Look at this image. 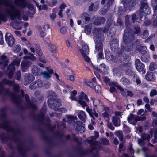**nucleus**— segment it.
Returning a JSON list of instances; mask_svg holds the SVG:
<instances>
[{
  "mask_svg": "<svg viewBox=\"0 0 157 157\" xmlns=\"http://www.w3.org/2000/svg\"><path fill=\"white\" fill-rule=\"evenodd\" d=\"M134 31L132 30L129 28H127L124 31V34L123 37V44L121 46L122 51H124L130 52L132 49V46H129L127 45L130 43L134 38V34L138 33L141 31L140 27H135L134 28Z\"/></svg>",
  "mask_w": 157,
  "mask_h": 157,
  "instance_id": "1",
  "label": "nucleus"
},
{
  "mask_svg": "<svg viewBox=\"0 0 157 157\" xmlns=\"http://www.w3.org/2000/svg\"><path fill=\"white\" fill-rule=\"evenodd\" d=\"M70 98L72 100H74L77 101L78 103L81 105L83 108L86 107V110L89 113L90 116L93 117L94 113L92 109H90L87 105V103L84 100H85L86 102H88L89 100L87 98V95L83 92H82L81 94L78 96V100H77L75 96H74L71 94Z\"/></svg>",
  "mask_w": 157,
  "mask_h": 157,
  "instance_id": "2",
  "label": "nucleus"
},
{
  "mask_svg": "<svg viewBox=\"0 0 157 157\" xmlns=\"http://www.w3.org/2000/svg\"><path fill=\"white\" fill-rule=\"evenodd\" d=\"M0 128H3L8 132L11 131L13 134V136L11 139L15 141L19 140L18 136L20 133L18 129L15 130L13 128L9 125V122L7 119H5L2 123H0Z\"/></svg>",
  "mask_w": 157,
  "mask_h": 157,
  "instance_id": "3",
  "label": "nucleus"
},
{
  "mask_svg": "<svg viewBox=\"0 0 157 157\" xmlns=\"http://www.w3.org/2000/svg\"><path fill=\"white\" fill-rule=\"evenodd\" d=\"M7 84L10 86H13L15 91L17 92H19V85H16L13 81H10L6 79H4L2 82L0 83V94H6L9 93V90L7 89H5L3 87V84Z\"/></svg>",
  "mask_w": 157,
  "mask_h": 157,
  "instance_id": "4",
  "label": "nucleus"
},
{
  "mask_svg": "<svg viewBox=\"0 0 157 157\" xmlns=\"http://www.w3.org/2000/svg\"><path fill=\"white\" fill-rule=\"evenodd\" d=\"M108 29H105L103 30V28H95L93 29L92 33L94 35H95L94 38L95 42H98L101 40H103L104 39V35L102 33L103 31L106 32L108 31Z\"/></svg>",
  "mask_w": 157,
  "mask_h": 157,
  "instance_id": "5",
  "label": "nucleus"
},
{
  "mask_svg": "<svg viewBox=\"0 0 157 157\" xmlns=\"http://www.w3.org/2000/svg\"><path fill=\"white\" fill-rule=\"evenodd\" d=\"M95 135L92 136L90 140L88 139L86 140V141L91 145V147L93 150L95 149H100L101 146L100 144L96 141V139L99 136V133L98 132L94 131Z\"/></svg>",
  "mask_w": 157,
  "mask_h": 157,
  "instance_id": "6",
  "label": "nucleus"
},
{
  "mask_svg": "<svg viewBox=\"0 0 157 157\" xmlns=\"http://www.w3.org/2000/svg\"><path fill=\"white\" fill-rule=\"evenodd\" d=\"M146 119L145 117H140L139 116H136L133 114H131L128 117V121L131 124L135 125L138 121H142Z\"/></svg>",
  "mask_w": 157,
  "mask_h": 157,
  "instance_id": "7",
  "label": "nucleus"
},
{
  "mask_svg": "<svg viewBox=\"0 0 157 157\" xmlns=\"http://www.w3.org/2000/svg\"><path fill=\"white\" fill-rule=\"evenodd\" d=\"M152 136L153 131L152 129H151L148 134L143 133L141 135L142 139H138V144L139 145H141L143 142L144 140H147L149 141L152 138Z\"/></svg>",
  "mask_w": 157,
  "mask_h": 157,
  "instance_id": "8",
  "label": "nucleus"
},
{
  "mask_svg": "<svg viewBox=\"0 0 157 157\" xmlns=\"http://www.w3.org/2000/svg\"><path fill=\"white\" fill-rule=\"evenodd\" d=\"M135 65L136 69L139 72H141L143 74L145 73L144 70V66L138 59H136Z\"/></svg>",
  "mask_w": 157,
  "mask_h": 157,
  "instance_id": "9",
  "label": "nucleus"
},
{
  "mask_svg": "<svg viewBox=\"0 0 157 157\" xmlns=\"http://www.w3.org/2000/svg\"><path fill=\"white\" fill-rule=\"evenodd\" d=\"M5 40L8 46H12L15 43V39L13 35L9 33H7L5 35Z\"/></svg>",
  "mask_w": 157,
  "mask_h": 157,
  "instance_id": "10",
  "label": "nucleus"
},
{
  "mask_svg": "<svg viewBox=\"0 0 157 157\" xmlns=\"http://www.w3.org/2000/svg\"><path fill=\"white\" fill-rule=\"evenodd\" d=\"M149 10L147 3H145L143 4L141 6L139 12V14L140 18L142 17V16L144 15V13L148 14L147 13Z\"/></svg>",
  "mask_w": 157,
  "mask_h": 157,
  "instance_id": "11",
  "label": "nucleus"
},
{
  "mask_svg": "<svg viewBox=\"0 0 157 157\" xmlns=\"http://www.w3.org/2000/svg\"><path fill=\"white\" fill-rule=\"evenodd\" d=\"M30 46L29 47V48L30 50L32 52L34 53L35 52V49H36V50L38 52V54L40 56H41L42 55V52L41 50H40V47L39 45L37 44H35L34 45H31L30 44Z\"/></svg>",
  "mask_w": 157,
  "mask_h": 157,
  "instance_id": "12",
  "label": "nucleus"
},
{
  "mask_svg": "<svg viewBox=\"0 0 157 157\" xmlns=\"http://www.w3.org/2000/svg\"><path fill=\"white\" fill-rule=\"evenodd\" d=\"M66 117L67 119V122L74 126L75 124L77 121V118L76 116L71 115H67Z\"/></svg>",
  "mask_w": 157,
  "mask_h": 157,
  "instance_id": "13",
  "label": "nucleus"
},
{
  "mask_svg": "<svg viewBox=\"0 0 157 157\" xmlns=\"http://www.w3.org/2000/svg\"><path fill=\"white\" fill-rule=\"evenodd\" d=\"M32 64L31 62L30 61H22L21 63V66L22 71L25 72L27 68L29 67Z\"/></svg>",
  "mask_w": 157,
  "mask_h": 157,
  "instance_id": "14",
  "label": "nucleus"
},
{
  "mask_svg": "<svg viewBox=\"0 0 157 157\" xmlns=\"http://www.w3.org/2000/svg\"><path fill=\"white\" fill-rule=\"evenodd\" d=\"M74 126L76 130L78 132H82L85 130L84 127L82 125V123L80 121H77Z\"/></svg>",
  "mask_w": 157,
  "mask_h": 157,
  "instance_id": "15",
  "label": "nucleus"
},
{
  "mask_svg": "<svg viewBox=\"0 0 157 157\" xmlns=\"http://www.w3.org/2000/svg\"><path fill=\"white\" fill-rule=\"evenodd\" d=\"M108 68L105 65L102 63L95 68L97 71L100 72H102L104 74H106L107 72Z\"/></svg>",
  "mask_w": 157,
  "mask_h": 157,
  "instance_id": "16",
  "label": "nucleus"
},
{
  "mask_svg": "<svg viewBox=\"0 0 157 157\" xmlns=\"http://www.w3.org/2000/svg\"><path fill=\"white\" fill-rule=\"evenodd\" d=\"M46 69L47 70L48 72L46 71L41 72V74H42L43 77L46 79H48L51 77V75L53 73V69H50L48 67H46Z\"/></svg>",
  "mask_w": 157,
  "mask_h": 157,
  "instance_id": "17",
  "label": "nucleus"
},
{
  "mask_svg": "<svg viewBox=\"0 0 157 157\" xmlns=\"http://www.w3.org/2000/svg\"><path fill=\"white\" fill-rule=\"evenodd\" d=\"M14 2L16 5L23 8L26 7L28 4L25 0H14Z\"/></svg>",
  "mask_w": 157,
  "mask_h": 157,
  "instance_id": "18",
  "label": "nucleus"
},
{
  "mask_svg": "<svg viewBox=\"0 0 157 157\" xmlns=\"http://www.w3.org/2000/svg\"><path fill=\"white\" fill-rule=\"evenodd\" d=\"M82 48L80 49V51L82 54H88L89 52V49L88 46L85 43H82L81 44Z\"/></svg>",
  "mask_w": 157,
  "mask_h": 157,
  "instance_id": "19",
  "label": "nucleus"
},
{
  "mask_svg": "<svg viewBox=\"0 0 157 157\" xmlns=\"http://www.w3.org/2000/svg\"><path fill=\"white\" fill-rule=\"evenodd\" d=\"M106 1L107 2V6H105L103 7V9L105 11H106L109 10L110 8L109 6L112 4L114 0H102L101 4H104Z\"/></svg>",
  "mask_w": 157,
  "mask_h": 157,
  "instance_id": "20",
  "label": "nucleus"
},
{
  "mask_svg": "<svg viewBox=\"0 0 157 157\" xmlns=\"http://www.w3.org/2000/svg\"><path fill=\"white\" fill-rule=\"evenodd\" d=\"M25 98L27 103V106L29 108L35 110L36 109V106L34 104L31 103L29 101V98L27 94L25 95Z\"/></svg>",
  "mask_w": 157,
  "mask_h": 157,
  "instance_id": "21",
  "label": "nucleus"
},
{
  "mask_svg": "<svg viewBox=\"0 0 157 157\" xmlns=\"http://www.w3.org/2000/svg\"><path fill=\"white\" fill-rule=\"evenodd\" d=\"M46 111V109L45 107H42L41 109L40 113L38 115L36 119L39 121H42L44 119V116L45 114Z\"/></svg>",
  "mask_w": 157,
  "mask_h": 157,
  "instance_id": "22",
  "label": "nucleus"
},
{
  "mask_svg": "<svg viewBox=\"0 0 157 157\" xmlns=\"http://www.w3.org/2000/svg\"><path fill=\"white\" fill-rule=\"evenodd\" d=\"M118 40L117 39H113L110 43V46L112 50H114L118 46Z\"/></svg>",
  "mask_w": 157,
  "mask_h": 157,
  "instance_id": "23",
  "label": "nucleus"
},
{
  "mask_svg": "<svg viewBox=\"0 0 157 157\" xmlns=\"http://www.w3.org/2000/svg\"><path fill=\"white\" fill-rule=\"evenodd\" d=\"M13 101L16 104H18L21 102L22 99L19 96H17L13 94L12 96Z\"/></svg>",
  "mask_w": 157,
  "mask_h": 157,
  "instance_id": "24",
  "label": "nucleus"
},
{
  "mask_svg": "<svg viewBox=\"0 0 157 157\" xmlns=\"http://www.w3.org/2000/svg\"><path fill=\"white\" fill-rule=\"evenodd\" d=\"M103 40L98 41V42H95L96 43L95 48L96 50L99 52H102L103 51V45L101 41Z\"/></svg>",
  "mask_w": 157,
  "mask_h": 157,
  "instance_id": "25",
  "label": "nucleus"
},
{
  "mask_svg": "<svg viewBox=\"0 0 157 157\" xmlns=\"http://www.w3.org/2000/svg\"><path fill=\"white\" fill-rule=\"evenodd\" d=\"M0 58L2 61H3L2 63L0 62V65L3 64L4 66H7L9 62L7 57L4 55H2L1 56Z\"/></svg>",
  "mask_w": 157,
  "mask_h": 157,
  "instance_id": "26",
  "label": "nucleus"
},
{
  "mask_svg": "<svg viewBox=\"0 0 157 157\" xmlns=\"http://www.w3.org/2000/svg\"><path fill=\"white\" fill-rule=\"evenodd\" d=\"M32 73L35 75H41V72L40 71L38 67L35 66H33L32 67Z\"/></svg>",
  "mask_w": 157,
  "mask_h": 157,
  "instance_id": "27",
  "label": "nucleus"
},
{
  "mask_svg": "<svg viewBox=\"0 0 157 157\" xmlns=\"http://www.w3.org/2000/svg\"><path fill=\"white\" fill-rule=\"evenodd\" d=\"M145 78L148 81H153L155 79V76L152 72H148L146 75Z\"/></svg>",
  "mask_w": 157,
  "mask_h": 157,
  "instance_id": "28",
  "label": "nucleus"
},
{
  "mask_svg": "<svg viewBox=\"0 0 157 157\" xmlns=\"http://www.w3.org/2000/svg\"><path fill=\"white\" fill-rule=\"evenodd\" d=\"M115 135L117 136H118L120 140L122 141L124 143H125V140L123 139V135L122 132L121 131H116L114 133Z\"/></svg>",
  "mask_w": 157,
  "mask_h": 157,
  "instance_id": "29",
  "label": "nucleus"
},
{
  "mask_svg": "<svg viewBox=\"0 0 157 157\" xmlns=\"http://www.w3.org/2000/svg\"><path fill=\"white\" fill-rule=\"evenodd\" d=\"M78 116L79 119L85 122L86 118V116L85 112L83 111H81L78 114Z\"/></svg>",
  "mask_w": 157,
  "mask_h": 157,
  "instance_id": "30",
  "label": "nucleus"
},
{
  "mask_svg": "<svg viewBox=\"0 0 157 157\" xmlns=\"http://www.w3.org/2000/svg\"><path fill=\"white\" fill-rule=\"evenodd\" d=\"M105 21V19L103 17H100L95 19L94 24L96 25H100L102 23H103Z\"/></svg>",
  "mask_w": 157,
  "mask_h": 157,
  "instance_id": "31",
  "label": "nucleus"
},
{
  "mask_svg": "<svg viewBox=\"0 0 157 157\" xmlns=\"http://www.w3.org/2000/svg\"><path fill=\"white\" fill-rule=\"evenodd\" d=\"M112 122L115 126H118L120 125L119 118L116 116H113L112 118Z\"/></svg>",
  "mask_w": 157,
  "mask_h": 157,
  "instance_id": "32",
  "label": "nucleus"
},
{
  "mask_svg": "<svg viewBox=\"0 0 157 157\" xmlns=\"http://www.w3.org/2000/svg\"><path fill=\"white\" fill-rule=\"evenodd\" d=\"M25 78L26 82L28 83H30L34 80L35 77L31 74H28L27 76H25Z\"/></svg>",
  "mask_w": 157,
  "mask_h": 157,
  "instance_id": "33",
  "label": "nucleus"
},
{
  "mask_svg": "<svg viewBox=\"0 0 157 157\" xmlns=\"http://www.w3.org/2000/svg\"><path fill=\"white\" fill-rule=\"evenodd\" d=\"M23 59H24L25 60H27L29 59L33 61H34L36 60L34 55L30 53L28 54V55L24 56Z\"/></svg>",
  "mask_w": 157,
  "mask_h": 157,
  "instance_id": "34",
  "label": "nucleus"
},
{
  "mask_svg": "<svg viewBox=\"0 0 157 157\" xmlns=\"http://www.w3.org/2000/svg\"><path fill=\"white\" fill-rule=\"evenodd\" d=\"M48 48L51 52H55L56 50V47L53 44L51 43L48 45Z\"/></svg>",
  "mask_w": 157,
  "mask_h": 157,
  "instance_id": "35",
  "label": "nucleus"
},
{
  "mask_svg": "<svg viewBox=\"0 0 157 157\" xmlns=\"http://www.w3.org/2000/svg\"><path fill=\"white\" fill-rule=\"evenodd\" d=\"M91 30V26L90 25H86L85 28V32L88 35L90 34Z\"/></svg>",
  "mask_w": 157,
  "mask_h": 157,
  "instance_id": "36",
  "label": "nucleus"
},
{
  "mask_svg": "<svg viewBox=\"0 0 157 157\" xmlns=\"http://www.w3.org/2000/svg\"><path fill=\"white\" fill-rule=\"evenodd\" d=\"M147 48L145 46H140V50L139 51V53L142 55H145L147 53Z\"/></svg>",
  "mask_w": 157,
  "mask_h": 157,
  "instance_id": "37",
  "label": "nucleus"
},
{
  "mask_svg": "<svg viewBox=\"0 0 157 157\" xmlns=\"http://www.w3.org/2000/svg\"><path fill=\"white\" fill-rule=\"evenodd\" d=\"M121 81L124 85L126 86H128L130 83L129 80L127 78H125L124 77H122L121 78Z\"/></svg>",
  "mask_w": 157,
  "mask_h": 157,
  "instance_id": "38",
  "label": "nucleus"
},
{
  "mask_svg": "<svg viewBox=\"0 0 157 157\" xmlns=\"http://www.w3.org/2000/svg\"><path fill=\"white\" fill-rule=\"evenodd\" d=\"M98 57L97 58L98 62H101L104 59L103 56V53L102 52H99L98 54Z\"/></svg>",
  "mask_w": 157,
  "mask_h": 157,
  "instance_id": "39",
  "label": "nucleus"
},
{
  "mask_svg": "<svg viewBox=\"0 0 157 157\" xmlns=\"http://www.w3.org/2000/svg\"><path fill=\"white\" fill-rule=\"evenodd\" d=\"M53 101L55 102L56 98H50L48 101V105L51 107H53Z\"/></svg>",
  "mask_w": 157,
  "mask_h": 157,
  "instance_id": "40",
  "label": "nucleus"
},
{
  "mask_svg": "<svg viewBox=\"0 0 157 157\" xmlns=\"http://www.w3.org/2000/svg\"><path fill=\"white\" fill-rule=\"evenodd\" d=\"M106 58L108 60L110 61L113 60L114 56L111 53H107L106 55Z\"/></svg>",
  "mask_w": 157,
  "mask_h": 157,
  "instance_id": "41",
  "label": "nucleus"
},
{
  "mask_svg": "<svg viewBox=\"0 0 157 157\" xmlns=\"http://www.w3.org/2000/svg\"><path fill=\"white\" fill-rule=\"evenodd\" d=\"M102 115L105 119L107 122L109 121L110 119L109 117V115L106 112H105L102 114Z\"/></svg>",
  "mask_w": 157,
  "mask_h": 157,
  "instance_id": "42",
  "label": "nucleus"
},
{
  "mask_svg": "<svg viewBox=\"0 0 157 157\" xmlns=\"http://www.w3.org/2000/svg\"><path fill=\"white\" fill-rule=\"evenodd\" d=\"M151 5L153 10L155 12L157 11V3L155 2V1L153 0L151 2Z\"/></svg>",
  "mask_w": 157,
  "mask_h": 157,
  "instance_id": "43",
  "label": "nucleus"
},
{
  "mask_svg": "<svg viewBox=\"0 0 157 157\" xmlns=\"http://www.w3.org/2000/svg\"><path fill=\"white\" fill-rule=\"evenodd\" d=\"M101 143L105 145H108L109 144V140L106 138H103L101 139Z\"/></svg>",
  "mask_w": 157,
  "mask_h": 157,
  "instance_id": "44",
  "label": "nucleus"
},
{
  "mask_svg": "<svg viewBox=\"0 0 157 157\" xmlns=\"http://www.w3.org/2000/svg\"><path fill=\"white\" fill-rule=\"evenodd\" d=\"M21 49V47L20 46L17 45L15 46L14 48V52L15 53L19 52Z\"/></svg>",
  "mask_w": 157,
  "mask_h": 157,
  "instance_id": "45",
  "label": "nucleus"
},
{
  "mask_svg": "<svg viewBox=\"0 0 157 157\" xmlns=\"http://www.w3.org/2000/svg\"><path fill=\"white\" fill-rule=\"evenodd\" d=\"M36 88L40 87L42 86L43 83L40 80H38L35 81Z\"/></svg>",
  "mask_w": 157,
  "mask_h": 157,
  "instance_id": "46",
  "label": "nucleus"
},
{
  "mask_svg": "<svg viewBox=\"0 0 157 157\" xmlns=\"http://www.w3.org/2000/svg\"><path fill=\"white\" fill-rule=\"evenodd\" d=\"M104 82L107 84L110 85V80L109 78L107 77H104L103 78Z\"/></svg>",
  "mask_w": 157,
  "mask_h": 157,
  "instance_id": "47",
  "label": "nucleus"
},
{
  "mask_svg": "<svg viewBox=\"0 0 157 157\" xmlns=\"http://www.w3.org/2000/svg\"><path fill=\"white\" fill-rule=\"evenodd\" d=\"M148 36V31L147 30H145L142 34V38L143 39H146Z\"/></svg>",
  "mask_w": 157,
  "mask_h": 157,
  "instance_id": "48",
  "label": "nucleus"
},
{
  "mask_svg": "<svg viewBox=\"0 0 157 157\" xmlns=\"http://www.w3.org/2000/svg\"><path fill=\"white\" fill-rule=\"evenodd\" d=\"M157 95V91L155 89H152L151 91L150 95L151 97H153Z\"/></svg>",
  "mask_w": 157,
  "mask_h": 157,
  "instance_id": "49",
  "label": "nucleus"
},
{
  "mask_svg": "<svg viewBox=\"0 0 157 157\" xmlns=\"http://www.w3.org/2000/svg\"><path fill=\"white\" fill-rule=\"evenodd\" d=\"M67 79L72 82H74L75 81L74 76L73 75L68 76Z\"/></svg>",
  "mask_w": 157,
  "mask_h": 157,
  "instance_id": "50",
  "label": "nucleus"
},
{
  "mask_svg": "<svg viewBox=\"0 0 157 157\" xmlns=\"http://www.w3.org/2000/svg\"><path fill=\"white\" fill-rule=\"evenodd\" d=\"M56 104H55V106H60L61 105V101L58 99L56 98Z\"/></svg>",
  "mask_w": 157,
  "mask_h": 157,
  "instance_id": "51",
  "label": "nucleus"
},
{
  "mask_svg": "<svg viewBox=\"0 0 157 157\" xmlns=\"http://www.w3.org/2000/svg\"><path fill=\"white\" fill-rule=\"evenodd\" d=\"M155 64L153 62L151 63L149 66V70L151 71H153L155 70Z\"/></svg>",
  "mask_w": 157,
  "mask_h": 157,
  "instance_id": "52",
  "label": "nucleus"
},
{
  "mask_svg": "<svg viewBox=\"0 0 157 157\" xmlns=\"http://www.w3.org/2000/svg\"><path fill=\"white\" fill-rule=\"evenodd\" d=\"M135 0H131L129 3V7H132L136 5V2H135Z\"/></svg>",
  "mask_w": 157,
  "mask_h": 157,
  "instance_id": "53",
  "label": "nucleus"
},
{
  "mask_svg": "<svg viewBox=\"0 0 157 157\" xmlns=\"http://www.w3.org/2000/svg\"><path fill=\"white\" fill-rule=\"evenodd\" d=\"M134 105L133 104H129L127 105L126 109H132L134 108Z\"/></svg>",
  "mask_w": 157,
  "mask_h": 157,
  "instance_id": "54",
  "label": "nucleus"
},
{
  "mask_svg": "<svg viewBox=\"0 0 157 157\" xmlns=\"http://www.w3.org/2000/svg\"><path fill=\"white\" fill-rule=\"evenodd\" d=\"M29 88L31 90L34 89L36 88V86L35 82H33L30 84Z\"/></svg>",
  "mask_w": 157,
  "mask_h": 157,
  "instance_id": "55",
  "label": "nucleus"
},
{
  "mask_svg": "<svg viewBox=\"0 0 157 157\" xmlns=\"http://www.w3.org/2000/svg\"><path fill=\"white\" fill-rule=\"evenodd\" d=\"M107 126L108 128L112 130H113L114 129V127L113 125L112 124L111 122H107Z\"/></svg>",
  "mask_w": 157,
  "mask_h": 157,
  "instance_id": "56",
  "label": "nucleus"
},
{
  "mask_svg": "<svg viewBox=\"0 0 157 157\" xmlns=\"http://www.w3.org/2000/svg\"><path fill=\"white\" fill-rule=\"evenodd\" d=\"M21 77V72L20 71H18L16 75V79L17 80H20Z\"/></svg>",
  "mask_w": 157,
  "mask_h": 157,
  "instance_id": "57",
  "label": "nucleus"
},
{
  "mask_svg": "<svg viewBox=\"0 0 157 157\" xmlns=\"http://www.w3.org/2000/svg\"><path fill=\"white\" fill-rule=\"evenodd\" d=\"M4 43L3 35L2 32L0 31V44L1 45H3Z\"/></svg>",
  "mask_w": 157,
  "mask_h": 157,
  "instance_id": "58",
  "label": "nucleus"
},
{
  "mask_svg": "<svg viewBox=\"0 0 157 157\" xmlns=\"http://www.w3.org/2000/svg\"><path fill=\"white\" fill-rule=\"evenodd\" d=\"M87 54H84L82 55V56L84 58L85 60L87 62H90V59L86 55Z\"/></svg>",
  "mask_w": 157,
  "mask_h": 157,
  "instance_id": "59",
  "label": "nucleus"
},
{
  "mask_svg": "<svg viewBox=\"0 0 157 157\" xmlns=\"http://www.w3.org/2000/svg\"><path fill=\"white\" fill-rule=\"evenodd\" d=\"M145 108L148 110V111L150 112H152V109L150 107L149 104L148 103H147L145 105Z\"/></svg>",
  "mask_w": 157,
  "mask_h": 157,
  "instance_id": "60",
  "label": "nucleus"
},
{
  "mask_svg": "<svg viewBox=\"0 0 157 157\" xmlns=\"http://www.w3.org/2000/svg\"><path fill=\"white\" fill-rule=\"evenodd\" d=\"M101 88L99 85H97L95 87V90L97 93H100L101 92Z\"/></svg>",
  "mask_w": 157,
  "mask_h": 157,
  "instance_id": "61",
  "label": "nucleus"
},
{
  "mask_svg": "<svg viewBox=\"0 0 157 157\" xmlns=\"http://www.w3.org/2000/svg\"><path fill=\"white\" fill-rule=\"evenodd\" d=\"M113 85L116 86L118 89H119L121 91H124V89L123 88H122L119 85L117 84L116 83H113Z\"/></svg>",
  "mask_w": 157,
  "mask_h": 157,
  "instance_id": "62",
  "label": "nucleus"
},
{
  "mask_svg": "<svg viewBox=\"0 0 157 157\" xmlns=\"http://www.w3.org/2000/svg\"><path fill=\"white\" fill-rule=\"evenodd\" d=\"M60 31L61 33L64 34L66 32L67 30L64 27H63L60 29Z\"/></svg>",
  "mask_w": 157,
  "mask_h": 157,
  "instance_id": "63",
  "label": "nucleus"
},
{
  "mask_svg": "<svg viewBox=\"0 0 157 157\" xmlns=\"http://www.w3.org/2000/svg\"><path fill=\"white\" fill-rule=\"evenodd\" d=\"M51 84L50 82L47 81L44 85V87L46 89H48L50 86Z\"/></svg>",
  "mask_w": 157,
  "mask_h": 157,
  "instance_id": "64",
  "label": "nucleus"
}]
</instances>
